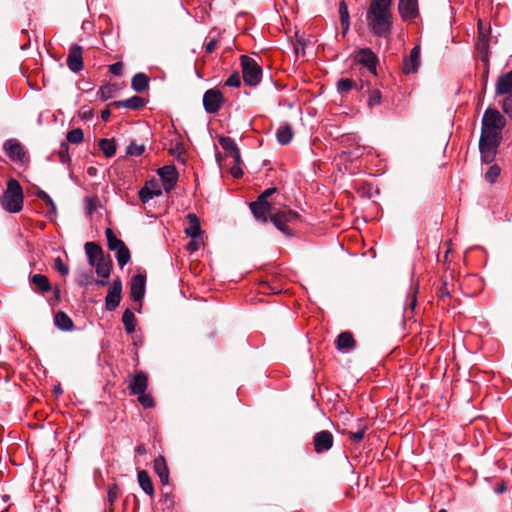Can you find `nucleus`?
<instances>
[{
	"mask_svg": "<svg viewBox=\"0 0 512 512\" xmlns=\"http://www.w3.org/2000/svg\"><path fill=\"white\" fill-rule=\"evenodd\" d=\"M298 218V214L292 210H283L271 216L272 223L283 233L290 234L287 223L293 222Z\"/></svg>",
	"mask_w": 512,
	"mask_h": 512,
	"instance_id": "obj_10",
	"label": "nucleus"
},
{
	"mask_svg": "<svg viewBox=\"0 0 512 512\" xmlns=\"http://www.w3.org/2000/svg\"><path fill=\"white\" fill-rule=\"evenodd\" d=\"M188 227L185 229V232L188 236L192 238H197L201 234V227L199 218L195 214H188Z\"/></svg>",
	"mask_w": 512,
	"mask_h": 512,
	"instance_id": "obj_24",
	"label": "nucleus"
},
{
	"mask_svg": "<svg viewBox=\"0 0 512 512\" xmlns=\"http://www.w3.org/2000/svg\"><path fill=\"white\" fill-rule=\"evenodd\" d=\"M230 173L234 178H240L243 175V170L240 165H233L230 169Z\"/></svg>",
	"mask_w": 512,
	"mask_h": 512,
	"instance_id": "obj_53",
	"label": "nucleus"
},
{
	"mask_svg": "<svg viewBox=\"0 0 512 512\" xmlns=\"http://www.w3.org/2000/svg\"><path fill=\"white\" fill-rule=\"evenodd\" d=\"M354 81L348 78L340 79L337 83V89L340 93H346L352 89Z\"/></svg>",
	"mask_w": 512,
	"mask_h": 512,
	"instance_id": "obj_45",
	"label": "nucleus"
},
{
	"mask_svg": "<svg viewBox=\"0 0 512 512\" xmlns=\"http://www.w3.org/2000/svg\"><path fill=\"white\" fill-rule=\"evenodd\" d=\"M501 138H497L496 136H488L481 134L479 140V149L481 153V159L485 163H491L497 153V148L500 144Z\"/></svg>",
	"mask_w": 512,
	"mask_h": 512,
	"instance_id": "obj_5",
	"label": "nucleus"
},
{
	"mask_svg": "<svg viewBox=\"0 0 512 512\" xmlns=\"http://www.w3.org/2000/svg\"><path fill=\"white\" fill-rule=\"evenodd\" d=\"M217 46V41L215 39H211L209 42L205 44V50L207 53H212Z\"/></svg>",
	"mask_w": 512,
	"mask_h": 512,
	"instance_id": "obj_55",
	"label": "nucleus"
},
{
	"mask_svg": "<svg viewBox=\"0 0 512 512\" xmlns=\"http://www.w3.org/2000/svg\"><path fill=\"white\" fill-rule=\"evenodd\" d=\"M250 209L254 217L261 221H267V215L271 212V204L268 201L256 200L250 203Z\"/></svg>",
	"mask_w": 512,
	"mask_h": 512,
	"instance_id": "obj_18",
	"label": "nucleus"
},
{
	"mask_svg": "<svg viewBox=\"0 0 512 512\" xmlns=\"http://www.w3.org/2000/svg\"><path fill=\"white\" fill-rule=\"evenodd\" d=\"M241 66L244 82L249 86H256L261 81L262 70L257 62L246 55L241 56Z\"/></svg>",
	"mask_w": 512,
	"mask_h": 512,
	"instance_id": "obj_4",
	"label": "nucleus"
},
{
	"mask_svg": "<svg viewBox=\"0 0 512 512\" xmlns=\"http://www.w3.org/2000/svg\"><path fill=\"white\" fill-rule=\"evenodd\" d=\"M135 315L130 309H126L122 316V322L128 333H132L135 330Z\"/></svg>",
	"mask_w": 512,
	"mask_h": 512,
	"instance_id": "obj_34",
	"label": "nucleus"
},
{
	"mask_svg": "<svg viewBox=\"0 0 512 512\" xmlns=\"http://www.w3.org/2000/svg\"><path fill=\"white\" fill-rule=\"evenodd\" d=\"M99 146L106 157H112L116 153V144L113 139H101Z\"/></svg>",
	"mask_w": 512,
	"mask_h": 512,
	"instance_id": "obj_33",
	"label": "nucleus"
},
{
	"mask_svg": "<svg viewBox=\"0 0 512 512\" xmlns=\"http://www.w3.org/2000/svg\"><path fill=\"white\" fill-rule=\"evenodd\" d=\"M128 388L131 394H142L146 392L148 387V375L144 371H138L133 375L127 377Z\"/></svg>",
	"mask_w": 512,
	"mask_h": 512,
	"instance_id": "obj_8",
	"label": "nucleus"
},
{
	"mask_svg": "<svg viewBox=\"0 0 512 512\" xmlns=\"http://www.w3.org/2000/svg\"><path fill=\"white\" fill-rule=\"evenodd\" d=\"M275 188H268L266 189L257 200L259 201H268V198L275 192Z\"/></svg>",
	"mask_w": 512,
	"mask_h": 512,
	"instance_id": "obj_54",
	"label": "nucleus"
},
{
	"mask_svg": "<svg viewBox=\"0 0 512 512\" xmlns=\"http://www.w3.org/2000/svg\"><path fill=\"white\" fill-rule=\"evenodd\" d=\"M293 137V131L290 125L280 126L276 132L277 141L281 145H286L290 143Z\"/></svg>",
	"mask_w": 512,
	"mask_h": 512,
	"instance_id": "obj_30",
	"label": "nucleus"
},
{
	"mask_svg": "<svg viewBox=\"0 0 512 512\" xmlns=\"http://www.w3.org/2000/svg\"><path fill=\"white\" fill-rule=\"evenodd\" d=\"M122 70H123V66H122V63H120V62L114 63V64L110 65V67H109V71L114 75H121Z\"/></svg>",
	"mask_w": 512,
	"mask_h": 512,
	"instance_id": "obj_52",
	"label": "nucleus"
},
{
	"mask_svg": "<svg viewBox=\"0 0 512 512\" xmlns=\"http://www.w3.org/2000/svg\"><path fill=\"white\" fill-rule=\"evenodd\" d=\"M333 444V436L329 431H321L314 436V448L317 453L329 450Z\"/></svg>",
	"mask_w": 512,
	"mask_h": 512,
	"instance_id": "obj_17",
	"label": "nucleus"
},
{
	"mask_svg": "<svg viewBox=\"0 0 512 512\" xmlns=\"http://www.w3.org/2000/svg\"><path fill=\"white\" fill-rule=\"evenodd\" d=\"M116 253V259L120 268H123L130 260L129 249L125 246L114 251Z\"/></svg>",
	"mask_w": 512,
	"mask_h": 512,
	"instance_id": "obj_37",
	"label": "nucleus"
},
{
	"mask_svg": "<svg viewBox=\"0 0 512 512\" xmlns=\"http://www.w3.org/2000/svg\"><path fill=\"white\" fill-rule=\"evenodd\" d=\"M355 62L366 67L371 74L376 75L378 60L377 56L371 49L362 48L358 50L355 54Z\"/></svg>",
	"mask_w": 512,
	"mask_h": 512,
	"instance_id": "obj_6",
	"label": "nucleus"
},
{
	"mask_svg": "<svg viewBox=\"0 0 512 512\" xmlns=\"http://www.w3.org/2000/svg\"><path fill=\"white\" fill-rule=\"evenodd\" d=\"M49 207H50V213L52 214H56V205L54 203V201L52 200V198L50 196H48V198H46V200L44 201Z\"/></svg>",
	"mask_w": 512,
	"mask_h": 512,
	"instance_id": "obj_57",
	"label": "nucleus"
},
{
	"mask_svg": "<svg viewBox=\"0 0 512 512\" xmlns=\"http://www.w3.org/2000/svg\"><path fill=\"white\" fill-rule=\"evenodd\" d=\"M478 28H479V37H478L477 47H478V50L482 54H485V56H483L482 60L487 61V57H488L487 53H488L489 43H488V39L486 37V34L483 29L481 21L478 23Z\"/></svg>",
	"mask_w": 512,
	"mask_h": 512,
	"instance_id": "obj_31",
	"label": "nucleus"
},
{
	"mask_svg": "<svg viewBox=\"0 0 512 512\" xmlns=\"http://www.w3.org/2000/svg\"><path fill=\"white\" fill-rule=\"evenodd\" d=\"M135 450L139 455L146 454V448L144 445H138Z\"/></svg>",
	"mask_w": 512,
	"mask_h": 512,
	"instance_id": "obj_60",
	"label": "nucleus"
},
{
	"mask_svg": "<svg viewBox=\"0 0 512 512\" xmlns=\"http://www.w3.org/2000/svg\"><path fill=\"white\" fill-rule=\"evenodd\" d=\"M95 267L96 274L98 275V279L96 280V284L99 286H105L108 284V279L112 269V261L109 257L104 258L103 260L92 265Z\"/></svg>",
	"mask_w": 512,
	"mask_h": 512,
	"instance_id": "obj_12",
	"label": "nucleus"
},
{
	"mask_svg": "<svg viewBox=\"0 0 512 512\" xmlns=\"http://www.w3.org/2000/svg\"><path fill=\"white\" fill-rule=\"evenodd\" d=\"M230 156L233 158V162H234L233 165H240L241 164V154H240L239 150L235 151Z\"/></svg>",
	"mask_w": 512,
	"mask_h": 512,
	"instance_id": "obj_58",
	"label": "nucleus"
},
{
	"mask_svg": "<svg viewBox=\"0 0 512 512\" xmlns=\"http://www.w3.org/2000/svg\"><path fill=\"white\" fill-rule=\"evenodd\" d=\"M54 267L55 269L62 275H68L69 268L64 262L61 260L60 257H57L54 261Z\"/></svg>",
	"mask_w": 512,
	"mask_h": 512,
	"instance_id": "obj_47",
	"label": "nucleus"
},
{
	"mask_svg": "<svg viewBox=\"0 0 512 512\" xmlns=\"http://www.w3.org/2000/svg\"><path fill=\"white\" fill-rule=\"evenodd\" d=\"M122 282L120 278L113 280L105 298V305L108 311H114L120 304Z\"/></svg>",
	"mask_w": 512,
	"mask_h": 512,
	"instance_id": "obj_7",
	"label": "nucleus"
},
{
	"mask_svg": "<svg viewBox=\"0 0 512 512\" xmlns=\"http://www.w3.org/2000/svg\"><path fill=\"white\" fill-rule=\"evenodd\" d=\"M420 65V47L412 48L410 55L404 59L403 71L406 74L414 73Z\"/></svg>",
	"mask_w": 512,
	"mask_h": 512,
	"instance_id": "obj_21",
	"label": "nucleus"
},
{
	"mask_svg": "<svg viewBox=\"0 0 512 512\" xmlns=\"http://www.w3.org/2000/svg\"><path fill=\"white\" fill-rule=\"evenodd\" d=\"M32 283L42 292H47L51 289L48 278L41 274L33 275Z\"/></svg>",
	"mask_w": 512,
	"mask_h": 512,
	"instance_id": "obj_36",
	"label": "nucleus"
},
{
	"mask_svg": "<svg viewBox=\"0 0 512 512\" xmlns=\"http://www.w3.org/2000/svg\"><path fill=\"white\" fill-rule=\"evenodd\" d=\"M119 105L129 109H139L145 105V101L143 98L139 96H133L123 101H120Z\"/></svg>",
	"mask_w": 512,
	"mask_h": 512,
	"instance_id": "obj_35",
	"label": "nucleus"
},
{
	"mask_svg": "<svg viewBox=\"0 0 512 512\" xmlns=\"http://www.w3.org/2000/svg\"><path fill=\"white\" fill-rule=\"evenodd\" d=\"M106 238L108 247L111 251H116L125 246L124 242L118 239L110 228L106 230Z\"/></svg>",
	"mask_w": 512,
	"mask_h": 512,
	"instance_id": "obj_32",
	"label": "nucleus"
},
{
	"mask_svg": "<svg viewBox=\"0 0 512 512\" xmlns=\"http://www.w3.org/2000/svg\"><path fill=\"white\" fill-rule=\"evenodd\" d=\"M506 125L504 116L495 108H487L482 117L481 134L502 138L501 133Z\"/></svg>",
	"mask_w": 512,
	"mask_h": 512,
	"instance_id": "obj_3",
	"label": "nucleus"
},
{
	"mask_svg": "<svg viewBox=\"0 0 512 512\" xmlns=\"http://www.w3.org/2000/svg\"><path fill=\"white\" fill-rule=\"evenodd\" d=\"M225 84L229 87H239L241 85V78L238 73L231 74L226 80Z\"/></svg>",
	"mask_w": 512,
	"mask_h": 512,
	"instance_id": "obj_48",
	"label": "nucleus"
},
{
	"mask_svg": "<svg viewBox=\"0 0 512 512\" xmlns=\"http://www.w3.org/2000/svg\"><path fill=\"white\" fill-rule=\"evenodd\" d=\"M138 482L142 490L149 496H152L154 494V487L152 480L145 470H141L138 472L137 475Z\"/></svg>",
	"mask_w": 512,
	"mask_h": 512,
	"instance_id": "obj_25",
	"label": "nucleus"
},
{
	"mask_svg": "<svg viewBox=\"0 0 512 512\" xmlns=\"http://www.w3.org/2000/svg\"><path fill=\"white\" fill-rule=\"evenodd\" d=\"M187 249L190 250V251H194L197 249V245L195 242H190L187 246Z\"/></svg>",
	"mask_w": 512,
	"mask_h": 512,
	"instance_id": "obj_63",
	"label": "nucleus"
},
{
	"mask_svg": "<svg viewBox=\"0 0 512 512\" xmlns=\"http://www.w3.org/2000/svg\"><path fill=\"white\" fill-rule=\"evenodd\" d=\"M59 158L62 163H67L70 159L68 154V146L65 143H63L60 147Z\"/></svg>",
	"mask_w": 512,
	"mask_h": 512,
	"instance_id": "obj_49",
	"label": "nucleus"
},
{
	"mask_svg": "<svg viewBox=\"0 0 512 512\" xmlns=\"http://www.w3.org/2000/svg\"><path fill=\"white\" fill-rule=\"evenodd\" d=\"M67 65L72 72H79L83 69L82 47L72 45L67 57Z\"/></svg>",
	"mask_w": 512,
	"mask_h": 512,
	"instance_id": "obj_14",
	"label": "nucleus"
},
{
	"mask_svg": "<svg viewBox=\"0 0 512 512\" xmlns=\"http://www.w3.org/2000/svg\"><path fill=\"white\" fill-rule=\"evenodd\" d=\"M223 103V95L219 90L209 89L204 93L203 106L206 112L216 113Z\"/></svg>",
	"mask_w": 512,
	"mask_h": 512,
	"instance_id": "obj_9",
	"label": "nucleus"
},
{
	"mask_svg": "<svg viewBox=\"0 0 512 512\" xmlns=\"http://www.w3.org/2000/svg\"><path fill=\"white\" fill-rule=\"evenodd\" d=\"M23 190L19 182L10 179L7 183V189L1 197L2 207L10 213H17L23 207Z\"/></svg>",
	"mask_w": 512,
	"mask_h": 512,
	"instance_id": "obj_2",
	"label": "nucleus"
},
{
	"mask_svg": "<svg viewBox=\"0 0 512 512\" xmlns=\"http://www.w3.org/2000/svg\"><path fill=\"white\" fill-rule=\"evenodd\" d=\"M381 102V93L379 90H372L370 93H369V98H368V106L370 108L376 106V105H379Z\"/></svg>",
	"mask_w": 512,
	"mask_h": 512,
	"instance_id": "obj_46",
	"label": "nucleus"
},
{
	"mask_svg": "<svg viewBox=\"0 0 512 512\" xmlns=\"http://www.w3.org/2000/svg\"><path fill=\"white\" fill-rule=\"evenodd\" d=\"M83 131L80 128L73 129L67 133V140L73 144H79L83 140Z\"/></svg>",
	"mask_w": 512,
	"mask_h": 512,
	"instance_id": "obj_41",
	"label": "nucleus"
},
{
	"mask_svg": "<svg viewBox=\"0 0 512 512\" xmlns=\"http://www.w3.org/2000/svg\"><path fill=\"white\" fill-rule=\"evenodd\" d=\"M365 429H360L356 432H351L350 437L354 442H360L364 438Z\"/></svg>",
	"mask_w": 512,
	"mask_h": 512,
	"instance_id": "obj_51",
	"label": "nucleus"
},
{
	"mask_svg": "<svg viewBox=\"0 0 512 512\" xmlns=\"http://www.w3.org/2000/svg\"><path fill=\"white\" fill-rule=\"evenodd\" d=\"M505 490H506V487H505V485H504V484H501V485H499V486H497V487L495 488V491H496L497 493H503Z\"/></svg>",
	"mask_w": 512,
	"mask_h": 512,
	"instance_id": "obj_62",
	"label": "nucleus"
},
{
	"mask_svg": "<svg viewBox=\"0 0 512 512\" xmlns=\"http://www.w3.org/2000/svg\"><path fill=\"white\" fill-rule=\"evenodd\" d=\"M144 151V145L131 142L130 145L127 147L126 153L130 156H140Z\"/></svg>",
	"mask_w": 512,
	"mask_h": 512,
	"instance_id": "obj_43",
	"label": "nucleus"
},
{
	"mask_svg": "<svg viewBox=\"0 0 512 512\" xmlns=\"http://www.w3.org/2000/svg\"><path fill=\"white\" fill-rule=\"evenodd\" d=\"M500 174V167L498 165H492L489 167L488 171L485 174V179L489 183L495 182Z\"/></svg>",
	"mask_w": 512,
	"mask_h": 512,
	"instance_id": "obj_44",
	"label": "nucleus"
},
{
	"mask_svg": "<svg viewBox=\"0 0 512 512\" xmlns=\"http://www.w3.org/2000/svg\"><path fill=\"white\" fill-rule=\"evenodd\" d=\"M219 144L230 155L232 153H234L235 151L239 150V148L237 147L235 141L232 138H230V137L221 136L219 138Z\"/></svg>",
	"mask_w": 512,
	"mask_h": 512,
	"instance_id": "obj_38",
	"label": "nucleus"
},
{
	"mask_svg": "<svg viewBox=\"0 0 512 512\" xmlns=\"http://www.w3.org/2000/svg\"><path fill=\"white\" fill-rule=\"evenodd\" d=\"M149 79L144 73H137L133 76L131 86L136 92H143L148 88Z\"/></svg>",
	"mask_w": 512,
	"mask_h": 512,
	"instance_id": "obj_29",
	"label": "nucleus"
},
{
	"mask_svg": "<svg viewBox=\"0 0 512 512\" xmlns=\"http://www.w3.org/2000/svg\"><path fill=\"white\" fill-rule=\"evenodd\" d=\"M392 0H371L366 12L369 30L378 37L387 38L392 30Z\"/></svg>",
	"mask_w": 512,
	"mask_h": 512,
	"instance_id": "obj_1",
	"label": "nucleus"
},
{
	"mask_svg": "<svg viewBox=\"0 0 512 512\" xmlns=\"http://www.w3.org/2000/svg\"><path fill=\"white\" fill-rule=\"evenodd\" d=\"M158 175L163 182V188L169 192L177 183L178 172L174 165H166L158 170Z\"/></svg>",
	"mask_w": 512,
	"mask_h": 512,
	"instance_id": "obj_11",
	"label": "nucleus"
},
{
	"mask_svg": "<svg viewBox=\"0 0 512 512\" xmlns=\"http://www.w3.org/2000/svg\"><path fill=\"white\" fill-rule=\"evenodd\" d=\"M398 9L403 20H412L418 16V0H399Z\"/></svg>",
	"mask_w": 512,
	"mask_h": 512,
	"instance_id": "obj_15",
	"label": "nucleus"
},
{
	"mask_svg": "<svg viewBox=\"0 0 512 512\" xmlns=\"http://www.w3.org/2000/svg\"><path fill=\"white\" fill-rule=\"evenodd\" d=\"M118 498V487L113 485L108 490V501L113 503Z\"/></svg>",
	"mask_w": 512,
	"mask_h": 512,
	"instance_id": "obj_50",
	"label": "nucleus"
},
{
	"mask_svg": "<svg viewBox=\"0 0 512 512\" xmlns=\"http://www.w3.org/2000/svg\"><path fill=\"white\" fill-rule=\"evenodd\" d=\"M54 392L57 394V395H60L62 393V389L60 387V385H57L55 388H54Z\"/></svg>",
	"mask_w": 512,
	"mask_h": 512,
	"instance_id": "obj_64",
	"label": "nucleus"
},
{
	"mask_svg": "<svg viewBox=\"0 0 512 512\" xmlns=\"http://www.w3.org/2000/svg\"><path fill=\"white\" fill-rule=\"evenodd\" d=\"M154 471L162 484L166 485L169 483V470L163 456H158L154 460Z\"/></svg>",
	"mask_w": 512,
	"mask_h": 512,
	"instance_id": "obj_23",
	"label": "nucleus"
},
{
	"mask_svg": "<svg viewBox=\"0 0 512 512\" xmlns=\"http://www.w3.org/2000/svg\"><path fill=\"white\" fill-rule=\"evenodd\" d=\"M37 197L40 198L41 200L45 201L46 198H48V194L43 191V190H39L37 193H36Z\"/></svg>",
	"mask_w": 512,
	"mask_h": 512,
	"instance_id": "obj_59",
	"label": "nucleus"
},
{
	"mask_svg": "<svg viewBox=\"0 0 512 512\" xmlns=\"http://www.w3.org/2000/svg\"><path fill=\"white\" fill-rule=\"evenodd\" d=\"M499 105L503 112L512 120V93L505 94L502 101H499Z\"/></svg>",
	"mask_w": 512,
	"mask_h": 512,
	"instance_id": "obj_39",
	"label": "nucleus"
},
{
	"mask_svg": "<svg viewBox=\"0 0 512 512\" xmlns=\"http://www.w3.org/2000/svg\"><path fill=\"white\" fill-rule=\"evenodd\" d=\"M335 344L338 350L352 349L354 348L355 341L352 333L342 332L335 340Z\"/></svg>",
	"mask_w": 512,
	"mask_h": 512,
	"instance_id": "obj_26",
	"label": "nucleus"
},
{
	"mask_svg": "<svg viewBox=\"0 0 512 512\" xmlns=\"http://www.w3.org/2000/svg\"><path fill=\"white\" fill-rule=\"evenodd\" d=\"M512 93V69L499 76L495 84V95H505Z\"/></svg>",
	"mask_w": 512,
	"mask_h": 512,
	"instance_id": "obj_20",
	"label": "nucleus"
},
{
	"mask_svg": "<svg viewBox=\"0 0 512 512\" xmlns=\"http://www.w3.org/2000/svg\"><path fill=\"white\" fill-rule=\"evenodd\" d=\"M54 322L55 325L63 331H69L73 328V322L71 318L62 311L56 313Z\"/></svg>",
	"mask_w": 512,
	"mask_h": 512,
	"instance_id": "obj_27",
	"label": "nucleus"
},
{
	"mask_svg": "<svg viewBox=\"0 0 512 512\" xmlns=\"http://www.w3.org/2000/svg\"><path fill=\"white\" fill-rule=\"evenodd\" d=\"M114 92H115V87L111 84H107V85L102 86L99 89L98 95L101 100L105 101V100L112 98Z\"/></svg>",
	"mask_w": 512,
	"mask_h": 512,
	"instance_id": "obj_40",
	"label": "nucleus"
},
{
	"mask_svg": "<svg viewBox=\"0 0 512 512\" xmlns=\"http://www.w3.org/2000/svg\"><path fill=\"white\" fill-rule=\"evenodd\" d=\"M136 395L138 396L139 403L144 408H152V407H154L155 402H154L153 397L150 394H148L146 392H142V394H136Z\"/></svg>",
	"mask_w": 512,
	"mask_h": 512,
	"instance_id": "obj_42",
	"label": "nucleus"
},
{
	"mask_svg": "<svg viewBox=\"0 0 512 512\" xmlns=\"http://www.w3.org/2000/svg\"><path fill=\"white\" fill-rule=\"evenodd\" d=\"M146 277L142 274L134 275L130 282L131 297L134 301H141L145 294Z\"/></svg>",
	"mask_w": 512,
	"mask_h": 512,
	"instance_id": "obj_13",
	"label": "nucleus"
},
{
	"mask_svg": "<svg viewBox=\"0 0 512 512\" xmlns=\"http://www.w3.org/2000/svg\"><path fill=\"white\" fill-rule=\"evenodd\" d=\"M416 302V290H413L411 297L408 299L407 307L413 310L416 306Z\"/></svg>",
	"mask_w": 512,
	"mask_h": 512,
	"instance_id": "obj_56",
	"label": "nucleus"
},
{
	"mask_svg": "<svg viewBox=\"0 0 512 512\" xmlns=\"http://www.w3.org/2000/svg\"><path fill=\"white\" fill-rule=\"evenodd\" d=\"M85 253L90 266L106 258L102 248L94 242H87L85 244Z\"/></svg>",
	"mask_w": 512,
	"mask_h": 512,
	"instance_id": "obj_22",
	"label": "nucleus"
},
{
	"mask_svg": "<svg viewBox=\"0 0 512 512\" xmlns=\"http://www.w3.org/2000/svg\"><path fill=\"white\" fill-rule=\"evenodd\" d=\"M339 16L340 23L343 29V34H346L350 28V16L348 6L344 0L339 3Z\"/></svg>",
	"mask_w": 512,
	"mask_h": 512,
	"instance_id": "obj_28",
	"label": "nucleus"
},
{
	"mask_svg": "<svg viewBox=\"0 0 512 512\" xmlns=\"http://www.w3.org/2000/svg\"><path fill=\"white\" fill-rule=\"evenodd\" d=\"M4 150L12 161H22L25 155L22 145L15 139H9L4 143Z\"/></svg>",
	"mask_w": 512,
	"mask_h": 512,
	"instance_id": "obj_19",
	"label": "nucleus"
},
{
	"mask_svg": "<svg viewBox=\"0 0 512 512\" xmlns=\"http://www.w3.org/2000/svg\"><path fill=\"white\" fill-rule=\"evenodd\" d=\"M162 195V189L156 180H151L140 189L139 198L143 203H147L154 197Z\"/></svg>",
	"mask_w": 512,
	"mask_h": 512,
	"instance_id": "obj_16",
	"label": "nucleus"
},
{
	"mask_svg": "<svg viewBox=\"0 0 512 512\" xmlns=\"http://www.w3.org/2000/svg\"><path fill=\"white\" fill-rule=\"evenodd\" d=\"M101 117L104 121H107L110 117V111L108 109L103 110L101 113Z\"/></svg>",
	"mask_w": 512,
	"mask_h": 512,
	"instance_id": "obj_61",
	"label": "nucleus"
}]
</instances>
